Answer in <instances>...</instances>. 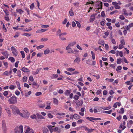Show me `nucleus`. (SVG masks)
<instances>
[{
	"label": "nucleus",
	"mask_w": 133,
	"mask_h": 133,
	"mask_svg": "<svg viewBox=\"0 0 133 133\" xmlns=\"http://www.w3.org/2000/svg\"><path fill=\"white\" fill-rule=\"evenodd\" d=\"M10 108L12 110V113L15 115H20V112L19 109L14 105L11 106Z\"/></svg>",
	"instance_id": "obj_1"
},
{
	"label": "nucleus",
	"mask_w": 133,
	"mask_h": 133,
	"mask_svg": "<svg viewBox=\"0 0 133 133\" xmlns=\"http://www.w3.org/2000/svg\"><path fill=\"white\" fill-rule=\"evenodd\" d=\"M30 114L26 110H23L21 112L19 115L24 118H28L29 117Z\"/></svg>",
	"instance_id": "obj_2"
},
{
	"label": "nucleus",
	"mask_w": 133,
	"mask_h": 133,
	"mask_svg": "<svg viewBox=\"0 0 133 133\" xmlns=\"http://www.w3.org/2000/svg\"><path fill=\"white\" fill-rule=\"evenodd\" d=\"M17 97L15 96H13L9 98V102L10 104H15L17 103Z\"/></svg>",
	"instance_id": "obj_3"
},
{
	"label": "nucleus",
	"mask_w": 133,
	"mask_h": 133,
	"mask_svg": "<svg viewBox=\"0 0 133 133\" xmlns=\"http://www.w3.org/2000/svg\"><path fill=\"white\" fill-rule=\"evenodd\" d=\"M23 133V126L22 125H20L19 127H16L14 130V133Z\"/></svg>",
	"instance_id": "obj_4"
},
{
	"label": "nucleus",
	"mask_w": 133,
	"mask_h": 133,
	"mask_svg": "<svg viewBox=\"0 0 133 133\" xmlns=\"http://www.w3.org/2000/svg\"><path fill=\"white\" fill-rule=\"evenodd\" d=\"M4 107L8 116H10L11 115V112L9 107L6 105H4Z\"/></svg>",
	"instance_id": "obj_5"
},
{
	"label": "nucleus",
	"mask_w": 133,
	"mask_h": 133,
	"mask_svg": "<svg viewBox=\"0 0 133 133\" xmlns=\"http://www.w3.org/2000/svg\"><path fill=\"white\" fill-rule=\"evenodd\" d=\"M67 33L66 32L61 33L60 34H59V36L60 39L62 41H65L66 40V38L64 37H62L63 36L66 35Z\"/></svg>",
	"instance_id": "obj_6"
},
{
	"label": "nucleus",
	"mask_w": 133,
	"mask_h": 133,
	"mask_svg": "<svg viewBox=\"0 0 133 133\" xmlns=\"http://www.w3.org/2000/svg\"><path fill=\"white\" fill-rule=\"evenodd\" d=\"M26 127L27 128L25 130V133H34L32 130L30 128L26 126L25 127V128H26Z\"/></svg>",
	"instance_id": "obj_7"
},
{
	"label": "nucleus",
	"mask_w": 133,
	"mask_h": 133,
	"mask_svg": "<svg viewBox=\"0 0 133 133\" xmlns=\"http://www.w3.org/2000/svg\"><path fill=\"white\" fill-rule=\"evenodd\" d=\"M11 49L12 51L13 54L15 56H16L17 55V51L15 48L14 46H12Z\"/></svg>",
	"instance_id": "obj_8"
},
{
	"label": "nucleus",
	"mask_w": 133,
	"mask_h": 133,
	"mask_svg": "<svg viewBox=\"0 0 133 133\" xmlns=\"http://www.w3.org/2000/svg\"><path fill=\"white\" fill-rule=\"evenodd\" d=\"M2 129L4 132L6 130L5 121L4 120H3L2 121Z\"/></svg>",
	"instance_id": "obj_9"
},
{
	"label": "nucleus",
	"mask_w": 133,
	"mask_h": 133,
	"mask_svg": "<svg viewBox=\"0 0 133 133\" xmlns=\"http://www.w3.org/2000/svg\"><path fill=\"white\" fill-rule=\"evenodd\" d=\"M112 4L114 6L115 8L116 9H119L121 8V7L119 5H118V3L116 2H112Z\"/></svg>",
	"instance_id": "obj_10"
},
{
	"label": "nucleus",
	"mask_w": 133,
	"mask_h": 133,
	"mask_svg": "<svg viewBox=\"0 0 133 133\" xmlns=\"http://www.w3.org/2000/svg\"><path fill=\"white\" fill-rule=\"evenodd\" d=\"M126 122L125 121H123L122 123H121L119 127L120 128H122V130H124L125 128L126 127L125 126Z\"/></svg>",
	"instance_id": "obj_11"
},
{
	"label": "nucleus",
	"mask_w": 133,
	"mask_h": 133,
	"mask_svg": "<svg viewBox=\"0 0 133 133\" xmlns=\"http://www.w3.org/2000/svg\"><path fill=\"white\" fill-rule=\"evenodd\" d=\"M84 129L85 131H87L88 133H90L91 132L95 130L92 129H89V128L85 127H84Z\"/></svg>",
	"instance_id": "obj_12"
},
{
	"label": "nucleus",
	"mask_w": 133,
	"mask_h": 133,
	"mask_svg": "<svg viewBox=\"0 0 133 133\" xmlns=\"http://www.w3.org/2000/svg\"><path fill=\"white\" fill-rule=\"evenodd\" d=\"M54 131L56 132L60 133L61 132V129L58 127H56L53 129Z\"/></svg>",
	"instance_id": "obj_13"
},
{
	"label": "nucleus",
	"mask_w": 133,
	"mask_h": 133,
	"mask_svg": "<svg viewBox=\"0 0 133 133\" xmlns=\"http://www.w3.org/2000/svg\"><path fill=\"white\" fill-rule=\"evenodd\" d=\"M46 107H45V109L47 110H50L51 108V107L50 106V105L51 104L50 102H47L46 103Z\"/></svg>",
	"instance_id": "obj_14"
},
{
	"label": "nucleus",
	"mask_w": 133,
	"mask_h": 133,
	"mask_svg": "<svg viewBox=\"0 0 133 133\" xmlns=\"http://www.w3.org/2000/svg\"><path fill=\"white\" fill-rule=\"evenodd\" d=\"M95 19V16L94 15H91L90 19V22L94 21Z\"/></svg>",
	"instance_id": "obj_15"
},
{
	"label": "nucleus",
	"mask_w": 133,
	"mask_h": 133,
	"mask_svg": "<svg viewBox=\"0 0 133 133\" xmlns=\"http://www.w3.org/2000/svg\"><path fill=\"white\" fill-rule=\"evenodd\" d=\"M21 70L24 72H30L28 68L25 67H23V68L21 69Z\"/></svg>",
	"instance_id": "obj_16"
},
{
	"label": "nucleus",
	"mask_w": 133,
	"mask_h": 133,
	"mask_svg": "<svg viewBox=\"0 0 133 133\" xmlns=\"http://www.w3.org/2000/svg\"><path fill=\"white\" fill-rule=\"evenodd\" d=\"M2 54L3 55H4L7 58L8 57L9 54L7 53V51H5L4 52H2Z\"/></svg>",
	"instance_id": "obj_17"
},
{
	"label": "nucleus",
	"mask_w": 133,
	"mask_h": 133,
	"mask_svg": "<svg viewBox=\"0 0 133 133\" xmlns=\"http://www.w3.org/2000/svg\"><path fill=\"white\" fill-rule=\"evenodd\" d=\"M53 103L55 105H57L58 103V100L56 98H53Z\"/></svg>",
	"instance_id": "obj_18"
},
{
	"label": "nucleus",
	"mask_w": 133,
	"mask_h": 133,
	"mask_svg": "<svg viewBox=\"0 0 133 133\" xmlns=\"http://www.w3.org/2000/svg\"><path fill=\"white\" fill-rule=\"evenodd\" d=\"M71 91L70 90H67L64 93L65 95L68 96L70 94Z\"/></svg>",
	"instance_id": "obj_19"
},
{
	"label": "nucleus",
	"mask_w": 133,
	"mask_h": 133,
	"mask_svg": "<svg viewBox=\"0 0 133 133\" xmlns=\"http://www.w3.org/2000/svg\"><path fill=\"white\" fill-rule=\"evenodd\" d=\"M117 112L121 114H122L124 113V110L123 108H121L119 111H118V110H117Z\"/></svg>",
	"instance_id": "obj_20"
},
{
	"label": "nucleus",
	"mask_w": 133,
	"mask_h": 133,
	"mask_svg": "<svg viewBox=\"0 0 133 133\" xmlns=\"http://www.w3.org/2000/svg\"><path fill=\"white\" fill-rule=\"evenodd\" d=\"M36 115L37 116L38 118V119H44L45 118L43 116L38 113L36 114Z\"/></svg>",
	"instance_id": "obj_21"
},
{
	"label": "nucleus",
	"mask_w": 133,
	"mask_h": 133,
	"mask_svg": "<svg viewBox=\"0 0 133 133\" xmlns=\"http://www.w3.org/2000/svg\"><path fill=\"white\" fill-rule=\"evenodd\" d=\"M98 43L99 44H101L103 46H104V41L101 39L99 40L98 42Z\"/></svg>",
	"instance_id": "obj_22"
},
{
	"label": "nucleus",
	"mask_w": 133,
	"mask_h": 133,
	"mask_svg": "<svg viewBox=\"0 0 133 133\" xmlns=\"http://www.w3.org/2000/svg\"><path fill=\"white\" fill-rule=\"evenodd\" d=\"M32 85H34L35 86V87H34V88H38L39 87V85H38L37 83L35 82H33Z\"/></svg>",
	"instance_id": "obj_23"
},
{
	"label": "nucleus",
	"mask_w": 133,
	"mask_h": 133,
	"mask_svg": "<svg viewBox=\"0 0 133 133\" xmlns=\"http://www.w3.org/2000/svg\"><path fill=\"white\" fill-rule=\"evenodd\" d=\"M43 133H49V130L46 128H44L43 130Z\"/></svg>",
	"instance_id": "obj_24"
},
{
	"label": "nucleus",
	"mask_w": 133,
	"mask_h": 133,
	"mask_svg": "<svg viewBox=\"0 0 133 133\" xmlns=\"http://www.w3.org/2000/svg\"><path fill=\"white\" fill-rule=\"evenodd\" d=\"M73 117L75 119H78L80 118V117L79 115L75 114L73 116Z\"/></svg>",
	"instance_id": "obj_25"
},
{
	"label": "nucleus",
	"mask_w": 133,
	"mask_h": 133,
	"mask_svg": "<svg viewBox=\"0 0 133 133\" xmlns=\"http://www.w3.org/2000/svg\"><path fill=\"white\" fill-rule=\"evenodd\" d=\"M86 118L91 121H92V120H95V118L92 117H86Z\"/></svg>",
	"instance_id": "obj_26"
},
{
	"label": "nucleus",
	"mask_w": 133,
	"mask_h": 133,
	"mask_svg": "<svg viewBox=\"0 0 133 133\" xmlns=\"http://www.w3.org/2000/svg\"><path fill=\"white\" fill-rule=\"evenodd\" d=\"M123 12L124 14V15H126L127 16L128 15V13L127 12V11L125 9H123Z\"/></svg>",
	"instance_id": "obj_27"
},
{
	"label": "nucleus",
	"mask_w": 133,
	"mask_h": 133,
	"mask_svg": "<svg viewBox=\"0 0 133 133\" xmlns=\"http://www.w3.org/2000/svg\"><path fill=\"white\" fill-rule=\"evenodd\" d=\"M118 12V11L115 10L110 12V14L111 15H112L115 14H117Z\"/></svg>",
	"instance_id": "obj_28"
},
{
	"label": "nucleus",
	"mask_w": 133,
	"mask_h": 133,
	"mask_svg": "<svg viewBox=\"0 0 133 133\" xmlns=\"http://www.w3.org/2000/svg\"><path fill=\"white\" fill-rule=\"evenodd\" d=\"M111 108V107L110 106H109L108 107H102V108L104 110H109Z\"/></svg>",
	"instance_id": "obj_29"
},
{
	"label": "nucleus",
	"mask_w": 133,
	"mask_h": 133,
	"mask_svg": "<svg viewBox=\"0 0 133 133\" xmlns=\"http://www.w3.org/2000/svg\"><path fill=\"white\" fill-rule=\"evenodd\" d=\"M50 52V50L49 49L47 48L44 51V53L45 55L49 53Z\"/></svg>",
	"instance_id": "obj_30"
},
{
	"label": "nucleus",
	"mask_w": 133,
	"mask_h": 133,
	"mask_svg": "<svg viewBox=\"0 0 133 133\" xmlns=\"http://www.w3.org/2000/svg\"><path fill=\"white\" fill-rule=\"evenodd\" d=\"M66 70L68 71L72 72L74 71L75 69L71 68H68L66 69Z\"/></svg>",
	"instance_id": "obj_31"
},
{
	"label": "nucleus",
	"mask_w": 133,
	"mask_h": 133,
	"mask_svg": "<svg viewBox=\"0 0 133 133\" xmlns=\"http://www.w3.org/2000/svg\"><path fill=\"white\" fill-rule=\"evenodd\" d=\"M76 43V41H74L69 43V44L71 47L74 45Z\"/></svg>",
	"instance_id": "obj_32"
},
{
	"label": "nucleus",
	"mask_w": 133,
	"mask_h": 133,
	"mask_svg": "<svg viewBox=\"0 0 133 133\" xmlns=\"http://www.w3.org/2000/svg\"><path fill=\"white\" fill-rule=\"evenodd\" d=\"M80 62V59L79 58L77 57L74 60V62L77 63H78Z\"/></svg>",
	"instance_id": "obj_33"
},
{
	"label": "nucleus",
	"mask_w": 133,
	"mask_h": 133,
	"mask_svg": "<svg viewBox=\"0 0 133 133\" xmlns=\"http://www.w3.org/2000/svg\"><path fill=\"white\" fill-rule=\"evenodd\" d=\"M122 69V67L120 66H117V69H116V70L118 72H119L120 71L118 70H121Z\"/></svg>",
	"instance_id": "obj_34"
},
{
	"label": "nucleus",
	"mask_w": 133,
	"mask_h": 133,
	"mask_svg": "<svg viewBox=\"0 0 133 133\" xmlns=\"http://www.w3.org/2000/svg\"><path fill=\"white\" fill-rule=\"evenodd\" d=\"M69 13L70 16H72L74 15V13L72 9H71L69 11Z\"/></svg>",
	"instance_id": "obj_35"
},
{
	"label": "nucleus",
	"mask_w": 133,
	"mask_h": 133,
	"mask_svg": "<svg viewBox=\"0 0 133 133\" xmlns=\"http://www.w3.org/2000/svg\"><path fill=\"white\" fill-rule=\"evenodd\" d=\"M39 107L41 108H43L45 107V104L44 103L43 104H39L38 105Z\"/></svg>",
	"instance_id": "obj_36"
},
{
	"label": "nucleus",
	"mask_w": 133,
	"mask_h": 133,
	"mask_svg": "<svg viewBox=\"0 0 133 133\" xmlns=\"http://www.w3.org/2000/svg\"><path fill=\"white\" fill-rule=\"evenodd\" d=\"M9 59L11 61L12 63L14 62L15 61L14 58L12 57H10L9 58Z\"/></svg>",
	"instance_id": "obj_37"
},
{
	"label": "nucleus",
	"mask_w": 133,
	"mask_h": 133,
	"mask_svg": "<svg viewBox=\"0 0 133 133\" xmlns=\"http://www.w3.org/2000/svg\"><path fill=\"white\" fill-rule=\"evenodd\" d=\"M68 53L70 54H72L74 53L73 51L72 48L66 50Z\"/></svg>",
	"instance_id": "obj_38"
},
{
	"label": "nucleus",
	"mask_w": 133,
	"mask_h": 133,
	"mask_svg": "<svg viewBox=\"0 0 133 133\" xmlns=\"http://www.w3.org/2000/svg\"><path fill=\"white\" fill-rule=\"evenodd\" d=\"M91 52L92 55V59L94 60L95 59V56L94 53L92 51H91Z\"/></svg>",
	"instance_id": "obj_39"
},
{
	"label": "nucleus",
	"mask_w": 133,
	"mask_h": 133,
	"mask_svg": "<svg viewBox=\"0 0 133 133\" xmlns=\"http://www.w3.org/2000/svg\"><path fill=\"white\" fill-rule=\"evenodd\" d=\"M44 47L43 45H41L37 47V49L39 50L42 48H43Z\"/></svg>",
	"instance_id": "obj_40"
},
{
	"label": "nucleus",
	"mask_w": 133,
	"mask_h": 133,
	"mask_svg": "<svg viewBox=\"0 0 133 133\" xmlns=\"http://www.w3.org/2000/svg\"><path fill=\"white\" fill-rule=\"evenodd\" d=\"M3 75L8 76L9 75V74L8 73V72L7 71H5L3 74Z\"/></svg>",
	"instance_id": "obj_41"
},
{
	"label": "nucleus",
	"mask_w": 133,
	"mask_h": 133,
	"mask_svg": "<svg viewBox=\"0 0 133 133\" xmlns=\"http://www.w3.org/2000/svg\"><path fill=\"white\" fill-rule=\"evenodd\" d=\"M22 56V57L23 58H24L25 57V55L24 52L23 51H21L20 52Z\"/></svg>",
	"instance_id": "obj_42"
},
{
	"label": "nucleus",
	"mask_w": 133,
	"mask_h": 133,
	"mask_svg": "<svg viewBox=\"0 0 133 133\" xmlns=\"http://www.w3.org/2000/svg\"><path fill=\"white\" fill-rule=\"evenodd\" d=\"M27 78L26 76H24L23 78V81L24 82H27Z\"/></svg>",
	"instance_id": "obj_43"
},
{
	"label": "nucleus",
	"mask_w": 133,
	"mask_h": 133,
	"mask_svg": "<svg viewBox=\"0 0 133 133\" xmlns=\"http://www.w3.org/2000/svg\"><path fill=\"white\" fill-rule=\"evenodd\" d=\"M112 112V110H111L109 111H105L104 112H103L104 113H105L107 114H110Z\"/></svg>",
	"instance_id": "obj_44"
},
{
	"label": "nucleus",
	"mask_w": 133,
	"mask_h": 133,
	"mask_svg": "<svg viewBox=\"0 0 133 133\" xmlns=\"http://www.w3.org/2000/svg\"><path fill=\"white\" fill-rule=\"evenodd\" d=\"M30 117L32 119H36L37 116L35 114L32 115L30 116Z\"/></svg>",
	"instance_id": "obj_45"
},
{
	"label": "nucleus",
	"mask_w": 133,
	"mask_h": 133,
	"mask_svg": "<svg viewBox=\"0 0 133 133\" xmlns=\"http://www.w3.org/2000/svg\"><path fill=\"white\" fill-rule=\"evenodd\" d=\"M48 40V39L46 38H43L41 39V42L46 41H47Z\"/></svg>",
	"instance_id": "obj_46"
},
{
	"label": "nucleus",
	"mask_w": 133,
	"mask_h": 133,
	"mask_svg": "<svg viewBox=\"0 0 133 133\" xmlns=\"http://www.w3.org/2000/svg\"><path fill=\"white\" fill-rule=\"evenodd\" d=\"M17 74L19 77H21V72L20 71L18 70L17 72Z\"/></svg>",
	"instance_id": "obj_47"
},
{
	"label": "nucleus",
	"mask_w": 133,
	"mask_h": 133,
	"mask_svg": "<svg viewBox=\"0 0 133 133\" xmlns=\"http://www.w3.org/2000/svg\"><path fill=\"white\" fill-rule=\"evenodd\" d=\"M31 93V91H29L28 93H25V96L27 97L29 95H30Z\"/></svg>",
	"instance_id": "obj_48"
},
{
	"label": "nucleus",
	"mask_w": 133,
	"mask_h": 133,
	"mask_svg": "<svg viewBox=\"0 0 133 133\" xmlns=\"http://www.w3.org/2000/svg\"><path fill=\"white\" fill-rule=\"evenodd\" d=\"M102 90L101 89H99L96 92V93L97 95H98L100 94L101 93Z\"/></svg>",
	"instance_id": "obj_49"
},
{
	"label": "nucleus",
	"mask_w": 133,
	"mask_h": 133,
	"mask_svg": "<svg viewBox=\"0 0 133 133\" xmlns=\"http://www.w3.org/2000/svg\"><path fill=\"white\" fill-rule=\"evenodd\" d=\"M119 18L122 20L125 19V17L122 15H121L119 17Z\"/></svg>",
	"instance_id": "obj_50"
},
{
	"label": "nucleus",
	"mask_w": 133,
	"mask_h": 133,
	"mask_svg": "<svg viewBox=\"0 0 133 133\" xmlns=\"http://www.w3.org/2000/svg\"><path fill=\"white\" fill-rule=\"evenodd\" d=\"M35 5H34V3H32L30 7V9L31 10H32L34 7Z\"/></svg>",
	"instance_id": "obj_51"
},
{
	"label": "nucleus",
	"mask_w": 133,
	"mask_h": 133,
	"mask_svg": "<svg viewBox=\"0 0 133 133\" xmlns=\"http://www.w3.org/2000/svg\"><path fill=\"white\" fill-rule=\"evenodd\" d=\"M16 11L17 12L19 13L20 14H21L23 12V10L21 9H19L16 10Z\"/></svg>",
	"instance_id": "obj_52"
},
{
	"label": "nucleus",
	"mask_w": 133,
	"mask_h": 133,
	"mask_svg": "<svg viewBox=\"0 0 133 133\" xmlns=\"http://www.w3.org/2000/svg\"><path fill=\"white\" fill-rule=\"evenodd\" d=\"M22 35L28 37L30 36L31 35V34L29 33H24L22 34Z\"/></svg>",
	"instance_id": "obj_53"
},
{
	"label": "nucleus",
	"mask_w": 133,
	"mask_h": 133,
	"mask_svg": "<svg viewBox=\"0 0 133 133\" xmlns=\"http://www.w3.org/2000/svg\"><path fill=\"white\" fill-rule=\"evenodd\" d=\"M61 33V31L60 29L58 30L56 32V34L57 35H58L59 34H60Z\"/></svg>",
	"instance_id": "obj_54"
},
{
	"label": "nucleus",
	"mask_w": 133,
	"mask_h": 133,
	"mask_svg": "<svg viewBox=\"0 0 133 133\" xmlns=\"http://www.w3.org/2000/svg\"><path fill=\"white\" fill-rule=\"evenodd\" d=\"M3 64L6 68H7L8 66V64L6 62H3Z\"/></svg>",
	"instance_id": "obj_55"
},
{
	"label": "nucleus",
	"mask_w": 133,
	"mask_h": 133,
	"mask_svg": "<svg viewBox=\"0 0 133 133\" xmlns=\"http://www.w3.org/2000/svg\"><path fill=\"white\" fill-rule=\"evenodd\" d=\"M79 3L77 2H76L74 3V5L76 7H78V6Z\"/></svg>",
	"instance_id": "obj_56"
},
{
	"label": "nucleus",
	"mask_w": 133,
	"mask_h": 133,
	"mask_svg": "<svg viewBox=\"0 0 133 133\" xmlns=\"http://www.w3.org/2000/svg\"><path fill=\"white\" fill-rule=\"evenodd\" d=\"M16 87L15 86H14V85H10L9 87V88L11 90H12L15 89Z\"/></svg>",
	"instance_id": "obj_57"
},
{
	"label": "nucleus",
	"mask_w": 133,
	"mask_h": 133,
	"mask_svg": "<svg viewBox=\"0 0 133 133\" xmlns=\"http://www.w3.org/2000/svg\"><path fill=\"white\" fill-rule=\"evenodd\" d=\"M29 79L31 82H33L34 80V78L32 76H30L29 77Z\"/></svg>",
	"instance_id": "obj_58"
},
{
	"label": "nucleus",
	"mask_w": 133,
	"mask_h": 133,
	"mask_svg": "<svg viewBox=\"0 0 133 133\" xmlns=\"http://www.w3.org/2000/svg\"><path fill=\"white\" fill-rule=\"evenodd\" d=\"M71 46L69 44L66 47L65 50H66L71 49Z\"/></svg>",
	"instance_id": "obj_59"
},
{
	"label": "nucleus",
	"mask_w": 133,
	"mask_h": 133,
	"mask_svg": "<svg viewBox=\"0 0 133 133\" xmlns=\"http://www.w3.org/2000/svg\"><path fill=\"white\" fill-rule=\"evenodd\" d=\"M56 115L60 116H63L65 115L64 113H58L56 114Z\"/></svg>",
	"instance_id": "obj_60"
},
{
	"label": "nucleus",
	"mask_w": 133,
	"mask_h": 133,
	"mask_svg": "<svg viewBox=\"0 0 133 133\" xmlns=\"http://www.w3.org/2000/svg\"><path fill=\"white\" fill-rule=\"evenodd\" d=\"M48 116L49 118H52L53 117V116L50 113L48 114Z\"/></svg>",
	"instance_id": "obj_61"
},
{
	"label": "nucleus",
	"mask_w": 133,
	"mask_h": 133,
	"mask_svg": "<svg viewBox=\"0 0 133 133\" xmlns=\"http://www.w3.org/2000/svg\"><path fill=\"white\" fill-rule=\"evenodd\" d=\"M42 94V92H37L35 94V95L36 96H39L41 95Z\"/></svg>",
	"instance_id": "obj_62"
},
{
	"label": "nucleus",
	"mask_w": 133,
	"mask_h": 133,
	"mask_svg": "<svg viewBox=\"0 0 133 133\" xmlns=\"http://www.w3.org/2000/svg\"><path fill=\"white\" fill-rule=\"evenodd\" d=\"M24 51L26 53H28L29 52V50L27 48H24Z\"/></svg>",
	"instance_id": "obj_63"
},
{
	"label": "nucleus",
	"mask_w": 133,
	"mask_h": 133,
	"mask_svg": "<svg viewBox=\"0 0 133 133\" xmlns=\"http://www.w3.org/2000/svg\"><path fill=\"white\" fill-rule=\"evenodd\" d=\"M8 91H5L4 92L3 94L4 96H6L8 95Z\"/></svg>",
	"instance_id": "obj_64"
}]
</instances>
